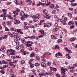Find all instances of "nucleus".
Wrapping results in <instances>:
<instances>
[{
    "label": "nucleus",
    "instance_id": "f257e3e1",
    "mask_svg": "<svg viewBox=\"0 0 77 77\" xmlns=\"http://www.w3.org/2000/svg\"><path fill=\"white\" fill-rule=\"evenodd\" d=\"M26 43L27 44L25 46H26V47H31L32 45V44H33V42L29 41H27Z\"/></svg>",
    "mask_w": 77,
    "mask_h": 77
},
{
    "label": "nucleus",
    "instance_id": "f03ea898",
    "mask_svg": "<svg viewBox=\"0 0 77 77\" xmlns=\"http://www.w3.org/2000/svg\"><path fill=\"white\" fill-rule=\"evenodd\" d=\"M45 73L44 72H40L39 73V76L40 77H42V76L44 77V76H45Z\"/></svg>",
    "mask_w": 77,
    "mask_h": 77
},
{
    "label": "nucleus",
    "instance_id": "7ed1b4c3",
    "mask_svg": "<svg viewBox=\"0 0 77 77\" xmlns=\"http://www.w3.org/2000/svg\"><path fill=\"white\" fill-rule=\"evenodd\" d=\"M74 68V67H72V66H69L68 68L69 69H70V71H72V70H73V68Z\"/></svg>",
    "mask_w": 77,
    "mask_h": 77
},
{
    "label": "nucleus",
    "instance_id": "20e7f679",
    "mask_svg": "<svg viewBox=\"0 0 77 77\" xmlns=\"http://www.w3.org/2000/svg\"><path fill=\"white\" fill-rule=\"evenodd\" d=\"M41 65L43 67H46L47 66H46V64L42 62L41 63Z\"/></svg>",
    "mask_w": 77,
    "mask_h": 77
},
{
    "label": "nucleus",
    "instance_id": "39448f33",
    "mask_svg": "<svg viewBox=\"0 0 77 77\" xmlns=\"http://www.w3.org/2000/svg\"><path fill=\"white\" fill-rule=\"evenodd\" d=\"M61 71H63V72H65L66 71V69H64L63 67H61Z\"/></svg>",
    "mask_w": 77,
    "mask_h": 77
},
{
    "label": "nucleus",
    "instance_id": "423d86ee",
    "mask_svg": "<svg viewBox=\"0 0 77 77\" xmlns=\"http://www.w3.org/2000/svg\"><path fill=\"white\" fill-rule=\"evenodd\" d=\"M45 57V55H43V56H42V58H43L42 59V61H43V62H46V60H45V59L44 58Z\"/></svg>",
    "mask_w": 77,
    "mask_h": 77
},
{
    "label": "nucleus",
    "instance_id": "0eeeda50",
    "mask_svg": "<svg viewBox=\"0 0 77 77\" xmlns=\"http://www.w3.org/2000/svg\"><path fill=\"white\" fill-rule=\"evenodd\" d=\"M20 14L23 17L24 16V13L23 11H21L20 12Z\"/></svg>",
    "mask_w": 77,
    "mask_h": 77
},
{
    "label": "nucleus",
    "instance_id": "6e6552de",
    "mask_svg": "<svg viewBox=\"0 0 77 77\" xmlns=\"http://www.w3.org/2000/svg\"><path fill=\"white\" fill-rule=\"evenodd\" d=\"M14 23L15 24H18L20 23V21L19 20H16V22H14Z\"/></svg>",
    "mask_w": 77,
    "mask_h": 77
},
{
    "label": "nucleus",
    "instance_id": "1a4fd4ad",
    "mask_svg": "<svg viewBox=\"0 0 77 77\" xmlns=\"http://www.w3.org/2000/svg\"><path fill=\"white\" fill-rule=\"evenodd\" d=\"M68 24L69 25H73L74 24V22L72 21H70L69 22Z\"/></svg>",
    "mask_w": 77,
    "mask_h": 77
},
{
    "label": "nucleus",
    "instance_id": "9d476101",
    "mask_svg": "<svg viewBox=\"0 0 77 77\" xmlns=\"http://www.w3.org/2000/svg\"><path fill=\"white\" fill-rule=\"evenodd\" d=\"M5 50H6V48H3L0 49V51H5Z\"/></svg>",
    "mask_w": 77,
    "mask_h": 77
},
{
    "label": "nucleus",
    "instance_id": "9b49d317",
    "mask_svg": "<svg viewBox=\"0 0 77 77\" xmlns=\"http://www.w3.org/2000/svg\"><path fill=\"white\" fill-rule=\"evenodd\" d=\"M12 52H13V51L12 49H11L10 50H8L7 51V53H12Z\"/></svg>",
    "mask_w": 77,
    "mask_h": 77
},
{
    "label": "nucleus",
    "instance_id": "f8f14e48",
    "mask_svg": "<svg viewBox=\"0 0 77 77\" xmlns=\"http://www.w3.org/2000/svg\"><path fill=\"white\" fill-rule=\"evenodd\" d=\"M49 7L51 8H52V9H53L54 8V5L53 4H51V5H50Z\"/></svg>",
    "mask_w": 77,
    "mask_h": 77
},
{
    "label": "nucleus",
    "instance_id": "ddd939ff",
    "mask_svg": "<svg viewBox=\"0 0 77 77\" xmlns=\"http://www.w3.org/2000/svg\"><path fill=\"white\" fill-rule=\"evenodd\" d=\"M51 23H48L46 24V26L48 27H50L51 26Z\"/></svg>",
    "mask_w": 77,
    "mask_h": 77
},
{
    "label": "nucleus",
    "instance_id": "4468645a",
    "mask_svg": "<svg viewBox=\"0 0 77 77\" xmlns=\"http://www.w3.org/2000/svg\"><path fill=\"white\" fill-rule=\"evenodd\" d=\"M75 38H72L70 39V41L71 42H72V41H75Z\"/></svg>",
    "mask_w": 77,
    "mask_h": 77
},
{
    "label": "nucleus",
    "instance_id": "2eb2a0df",
    "mask_svg": "<svg viewBox=\"0 0 77 77\" xmlns=\"http://www.w3.org/2000/svg\"><path fill=\"white\" fill-rule=\"evenodd\" d=\"M48 12V11H47V10H45L43 11V13H44V14H47Z\"/></svg>",
    "mask_w": 77,
    "mask_h": 77
},
{
    "label": "nucleus",
    "instance_id": "dca6fc26",
    "mask_svg": "<svg viewBox=\"0 0 77 77\" xmlns=\"http://www.w3.org/2000/svg\"><path fill=\"white\" fill-rule=\"evenodd\" d=\"M39 65H40V64L38 63H36L35 64V66H39Z\"/></svg>",
    "mask_w": 77,
    "mask_h": 77
},
{
    "label": "nucleus",
    "instance_id": "f3484780",
    "mask_svg": "<svg viewBox=\"0 0 77 77\" xmlns=\"http://www.w3.org/2000/svg\"><path fill=\"white\" fill-rule=\"evenodd\" d=\"M40 15V14H37L36 15V18L37 19H39V16Z\"/></svg>",
    "mask_w": 77,
    "mask_h": 77
},
{
    "label": "nucleus",
    "instance_id": "a211bd4d",
    "mask_svg": "<svg viewBox=\"0 0 77 77\" xmlns=\"http://www.w3.org/2000/svg\"><path fill=\"white\" fill-rule=\"evenodd\" d=\"M51 38L53 39H56V36L54 35H51Z\"/></svg>",
    "mask_w": 77,
    "mask_h": 77
},
{
    "label": "nucleus",
    "instance_id": "6ab92c4d",
    "mask_svg": "<svg viewBox=\"0 0 77 77\" xmlns=\"http://www.w3.org/2000/svg\"><path fill=\"white\" fill-rule=\"evenodd\" d=\"M35 56V53L33 52L30 55V57H33Z\"/></svg>",
    "mask_w": 77,
    "mask_h": 77
},
{
    "label": "nucleus",
    "instance_id": "aec40b11",
    "mask_svg": "<svg viewBox=\"0 0 77 77\" xmlns=\"http://www.w3.org/2000/svg\"><path fill=\"white\" fill-rule=\"evenodd\" d=\"M30 38L31 39H33L35 38V36L34 35H32L31 37H30Z\"/></svg>",
    "mask_w": 77,
    "mask_h": 77
},
{
    "label": "nucleus",
    "instance_id": "412c9836",
    "mask_svg": "<svg viewBox=\"0 0 77 77\" xmlns=\"http://www.w3.org/2000/svg\"><path fill=\"white\" fill-rule=\"evenodd\" d=\"M15 43L16 44V45L18 46L19 45V42H18V40H16L15 42Z\"/></svg>",
    "mask_w": 77,
    "mask_h": 77
},
{
    "label": "nucleus",
    "instance_id": "4be33fe9",
    "mask_svg": "<svg viewBox=\"0 0 77 77\" xmlns=\"http://www.w3.org/2000/svg\"><path fill=\"white\" fill-rule=\"evenodd\" d=\"M10 74L11 75L14 74V72H13V71H12V69H11L10 70Z\"/></svg>",
    "mask_w": 77,
    "mask_h": 77
},
{
    "label": "nucleus",
    "instance_id": "5701e85b",
    "mask_svg": "<svg viewBox=\"0 0 77 77\" xmlns=\"http://www.w3.org/2000/svg\"><path fill=\"white\" fill-rule=\"evenodd\" d=\"M59 55V56H62V54L60 52H58V53H57L56 54V55Z\"/></svg>",
    "mask_w": 77,
    "mask_h": 77
},
{
    "label": "nucleus",
    "instance_id": "b1692460",
    "mask_svg": "<svg viewBox=\"0 0 77 77\" xmlns=\"http://www.w3.org/2000/svg\"><path fill=\"white\" fill-rule=\"evenodd\" d=\"M8 63H9V64L11 63H13V62H12L11 60H8L7 61Z\"/></svg>",
    "mask_w": 77,
    "mask_h": 77
},
{
    "label": "nucleus",
    "instance_id": "393cba45",
    "mask_svg": "<svg viewBox=\"0 0 77 77\" xmlns=\"http://www.w3.org/2000/svg\"><path fill=\"white\" fill-rule=\"evenodd\" d=\"M71 6H75L76 5H77V4L76 3H71Z\"/></svg>",
    "mask_w": 77,
    "mask_h": 77
},
{
    "label": "nucleus",
    "instance_id": "a878e982",
    "mask_svg": "<svg viewBox=\"0 0 77 77\" xmlns=\"http://www.w3.org/2000/svg\"><path fill=\"white\" fill-rule=\"evenodd\" d=\"M0 72H1V73H2V74H4L5 73V71H4L3 70H1Z\"/></svg>",
    "mask_w": 77,
    "mask_h": 77
},
{
    "label": "nucleus",
    "instance_id": "bb28decb",
    "mask_svg": "<svg viewBox=\"0 0 77 77\" xmlns=\"http://www.w3.org/2000/svg\"><path fill=\"white\" fill-rule=\"evenodd\" d=\"M13 13H14V15H18V14L17 13V12H16V11H14L13 12Z\"/></svg>",
    "mask_w": 77,
    "mask_h": 77
},
{
    "label": "nucleus",
    "instance_id": "cd10ccee",
    "mask_svg": "<svg viewBox=\"0 0 77 77\" xmlns=\"http://www.w3.org/2000/svg\"><path fill=\"white\" fill-rule=\"evenodd\" d=\"M21 40L22 41V42L23 43V44H26V41H25V40H23V39H21Z\"/></svg>",
    "mask_w": 77,
    "mask_h": 77
},
{
    "label": "nucleus",
    "instance_id": "c85d7f7f",
    "mask_svg": "<svg viewBox=\"0 0 77 77\" xmlns=\"http://www.w3.org/2000/svg\"><path fill=\"white\" fill-rule=\"evenodd\" d=\"M65 72H63V71H61V74H62V75H65V74H66V73Z\"/></svg>",
    "mask_w": 77,
    "mask_h": 77
},
{
    "label": "nucleus",
    "instance_id": "c756f323",
    "mask_svg": "<svg viewBox=\"0 0 77 77\" xmlns=\"http://www.w3.org/2000/svg\"><path fill=\"white\" fill-rule=\"evenodd\" d=\"M5 14H7V12L3 13V14H2V15H1V17H3V15H4Z\"/></svg>",
    "mask_w": 77,
    "mask_h": 77
},
{
    "label": "nucleus",
    "instance_id": "7c9ffc66",
    "mask_svg": "<svg viewBox=\"0 0 77 77\" xmlns=\"http://www.w3.org/2000/svg\"><path fill=\"white\" fill-rule=\"evenodd\" d=\"M11 21H9L8 22L7 24L9 26H11Z\"/></svg>",
    "mask_w": 77,
    "mask_h": 77
},
{
    "label": "nucleus",
    "instance_id": "2f4dec72",
    "mask_svg": "<svg viewBox=\"0 0 77 77\" xmlns=\"http://www.w3.org/2000/svg\"><path fill=\"white\" fill-rule=\"evenodd\" d=\"M16 39H17L18 40H20V39H21V38L19 36H17L16 37Z\"/></svg>",
    "mask_w": 77,
    "mask_h": 77
},
{
    "label": "nucleus",
    "instance_id": "473e14b6",
    "mask_svg": "<svg viewBox=\"0 0 77 77\" xmlns=\"http://www.w3.org/2000/svg\"><path fill=\"white\" fill-rule=\"evenodd\" d=\"M20 30V29H17L14 30V31L15 32H18V33L19 31Z\"/></svg>",
    "mask_w": 77,
    "mask_h": 77
},
{
    "label": "nucleus",
    "instance_id": "72a5a7b5",
    "mask_svg": "<svg viewBox=\"0 0 77 77\" xmlns=\"http://www.w3.org/2000/svg\"><path fill=\"white\" fill-rule=\"evenodd\" d=\"M18 33H20V34H23V32L21 31V29H20V31H19V32Z\"/></svg>",
    "mask_w": 77,
    "mask_h": 77
},
{
    "label": "nucleus",
    "instance_id": "f704fd0d",
    "mask_svg": "<svg viewBox=\"0 0 77 77\" xmlns=\"http://www.w3.org/2000/svg\"><path fill=\"white\" fill-rule=\"evenodd\" d=\"M55 47L56 49L57 48V49H59V46L57 45L55 46Z\"/></svg>",
    "mask_w": 77,
    "mask_h": 77
},
{
    "label": "nucleus",
    "instance_id": "c9c22d12",
    "mask_svg": "<svg viewBox=\"0 0 77 77\" xmlns=\"http://www.w3.org/2000/svg\"><path fill=\"white\" fill-rule=\"evenodd\" d=\"M43 36H44V35H41L38 36V38H42Z\"/></svg>",
    "mask_w": 77,
    "mask_h": 77
},
{
    "label": "nucleus",
    "instance_id": "e433bc0d",
    "mask_svg": "<svg viewBox=\"0 0 77 77\" xmlns=\"http://www.w3.org/2000/svg\"><path fill=\"white\" fill-rule=\"evenodd\" d=\"M7 35H5V36H4L3 38V39H6V38H7Z\"/></svg>",
    "mask_w": 77,
    "mask_h": 77
},
{
    "label": "nucleus",
    "instance_id": "4c0bfd02",
    "mask_svg": "<svg viewBox=\"0 0 77 77\" xmlns=\"http://www.w3.org/2000/svg\"><path fill=\"white\" fill-rule=\"evenodd\" d=\"M8 17H9V18L10 19H11V20L14 19V18H13V17H11V15H9L8 16Z\"/></svg>",
    "mask_w": 77,
    "mask_h": 77
},
{
    "label": "nucleus",
    "instance_id": "58836bf2",
    "mask_svg": "<svg viewBox=\"0 0 77 77\" xmlns=\"http://www.w3.org/2000/svg\"><path fill=\"white\" fill-rule=\"evenodd\" d=\"M16 10L17 12H19L20 11V9L17 8H16Z\"/></svg>",
    "mask_w": 77,
    "mask_h": 77
},
{
    "label": "nucleus",
    "instance_id": "ea45409f",
    "mask_svg": "<svg viewBox=\"0 0 77 77\" xmlns=\"http://www.w3.org/2000/svg\"><path fill=\"white\" fill-rule=\"evenodd\" d=\"M36 59L37 60H40V58L38 56H36Z\"/></svg>",
    "mask_w": 77,
    "mask_h": 77
},
{
    "label": "nucleus",
    "instance_id": "a19ab883",
    "mask_svg": "<svg viewBox=\"0 0 77 77\" xmlns=\"http://www.w3.org/2000/svg\"><path fill=\"white\" fill-rule=\"evenodd\" d=\"M16 49L17 50H20V47L19 46H17L16 47Z\"/></svg>",
    "mask_w": 77,
    "mask_h": 77
},
{
    "label": "nucleus",
    "instance_id": "79ce46f5",
    "mask_svg": "<svg viewBox=\"0 0 77 77\" xmlns=\"http://www.w3.org/2000/svg\"><path fill=\"white\" fill-rule=\"evenodd\" d=\"M15 52H11V53L10 54V55H14L15 54Z\"/></svg>",
    "mask_w": 77,
    "mask_h": 77
},
{
    "label": "nucleus",
    "instance_id": "37998d69",
    "mask_svg": "<svg viewBox=\"0 0 77 77\" xmlns=\"http://www.w3.org/2000/svg\"><path fill=\"white\" fill-rule=\"evenodd\" d=\"M32 18L33 19H36V17L35 15H34L32 17Z\"/></svg>",
    "mask_w": 77,
    "mask_h": 77
},
{
    "label": "nucleus",
    "instance_id": "c03bdc74",
    "mask_svg": "<svg viewBox=\"0 0 77 77\" xmlns=\"http://www.w3.org/2000/svg\"><path fill=\"white\" fill-rule=\"evenodd\" d=\"M24 16L25 17H29V15H27V14H24Z\"/></svg>",
    "mask_w": 77,
    "mask_h": 77
},
{
    "label": "nucleus",
    "instance_id": "a18cd8bd",
    "mask_svg": "<svg viewBox=\"0 0 77 77\" xmlns=\"http://www.w3.org/2000/svg\"><path fill=\"white\" fill-rule=\"evenodd\" d=\"M45 4V5H46V6H48L49 5H50V4H51V2H49L48 3Z\"/></svg>",
    "mask_w": 77,
    "mask_h": 77
},
{
    "label": "nucleus",
    "instance_id": "49530a36",
    "mask_svg": "<svg viewBox=\"0 0 77 77\" xmlns=\"http://www.w3.org/2000/svg\"><path fill=\"white\" fill-rule=\"evenodd\" d=\"M74 25H72L70 26V29H74Z\"/></svg>",
    "mask_w": 77,
    "mask_h": 77
},
{
    "label": "nucleus",
    "instance_id": "de8ad7c7",
    "mask_svg": "<svg viewBox=\"0 0 77 77\" xmlns=\"http://www.w3.org/2000/svg\"><path fill=\"white\" fill-rule=\"evenodd\" d=\"M57 42L58 43L60 42H62V39H59L57 40Z\"/></svg>",
    "mask_w": 77,
    "mask_h": 77
},
{
    "label": "nucleus",
    "instance_id": "09e8293b",
    "mask_svg": "<svg viewBox=\"0 0 77 77\" xmlns=\"http://www.w3.org/2000/svg\"><path fill=\"white\" fill-rule=\"evenodd\" d=\"M23 27H24V29H29V27L28 26H24Z\"/></svg>",
    "mask_w": 77,
    "mask_h": 77
},
{
    "label": "nucleus",
    "instance_id": "8fccbe9b",
    "mask_svg": "<svg viewBox=\"0 0 77 77\" xmlns=\"http://www.w3.org/2000/svg\"><path fill=\"white\" fill-rule=\"evenodd\" d=\"M23 54H24V55H26V54H27V53L26 51H24Z\"/></svg>",
    "mask_w": 77,
    "mask_h": 77
},
{
    "label": "nucleus",
    "instance_id": "3c124183",
    "mask_svg": "<svg viewBox=\"0 0 77 77\" xmlns=\"http://www.w3.org/2000/svg\"><path fill=\"white\" fill-rule=\"evenodd\" d=\"M20 3H19V5H20V6H22L23 5V4H22V1H20Z\"/></svg>",
    "mask_w": 77,
    "mask_h": 77
},
{
    "label": "nucleus",
    "instance_id": "603ef678",
    "mask_svg": "<svg viewBox=\"0 0 77 77\" xmlns=\"http://www.w3.org/2000/svg\"><path fill=\"white\" fill-rule=\"evenodd\" d=\"M35 50L37 53H38V49H37V48H35Z\"/></svg>",
    "mask_w": 77,
    "mask_h": 77
},
{
    "label": "nucleus",
    "instance_id": "864d4df0",
    "mask_svg": "<svg viewBox=\"0 0 77 77\" xmlns=\"http://www.w3.org/2000/svg\"><path fill=\"white\" fill-rule=\"evenodd\" d=\"M45 17L46 18H47V19H50V17L48 16Z\"/></svg>",
    "mask_w": 77,
    "mask_h": 77
},
{
    "label": "nucleus",
    "instance_id": "5fc2aeb1",
    "mask_svg": "<svg viewBox=\"0 0 77 77\" xmlns=\"http://www.w3.org/2000/svg\"><path fill=\"white\" fill-rule=\"evenodd\" d=\"M41 4H42V2H39V4L37 5V6H39L41 5Z\"/></svg>",
    "mask_w": 77,
    "mask_h": 77
},
{
    "label": "nucleus",
    "instance_id": "6e6d98bb",
    "mask_svg": "<svg viewBox=\"0 0 77 77\" xmlns=\"http://www.w3.org/2000/svg\"><path fill=\"white\" fill-rule=\"evenodd\" d=\"M57 77H60V75L59 74H56Z\"/></svg>",
    "mask_w": 77,
    "mask_h": 77
},
{
    "label": "nucleus",
    "instance_id": "4d7b16f0",
    "mask_svg": "<svg viewBox=\"0 0 77 77\" xmlns=\"http://www.w3.org/2000/svg\"><path fill=\"white\" fill-rule=\"evenodd\" d=\"M41 34H43L44 33V31L43 30H42L41 32Z\"/></svg>",
    "mask_w": 77,
    "mask_h": 77
},
{
    "label": "nucleus",
    "instance_id": "13d9d810",
    "mask_svg": "<svg viewBox=\"0 0 77 77\" xmlns=\"http://www.w3.org/2000/svg\"><path fill=\"white\" fill-rule=\"evenodd\" d=\"M24 63H25L24 60H22V61H21V64L22 65H23V64Z\"/></svg>",
    "mask_w": 77,
    "mask_h": 77
},
{
    "label": "nucleus",
    "instance_id": "bf43d9fd",
    "mask_svg": "<svg viewBox=\"0 0 77 77\" xmlns=\"http://www.w3.org/2000/svg\"><path fill=\"white\" fill-rule=\"evenodd\" d=\"M24 26H26V25H27V23L26 22H25L24 23Z\"/></svg>",
    "mask_w": 77,
    "mask_h": 77
},
{
    "label": "nucleus",
    "instance_id": "052dcab7",
    "mask_svg": "<svg viewBox=\"0 0 77 77\" xmlns=\"http://www.w3.org/2000/svg\"><path fill=\"white\" fill-rule=\"evenodd\" d=\"M5 31H9V29L8 28L6 27L5 28Z\"/></svg>",
    "mask_w": 77,
    "mask_h": 77
},
{
    "label": "nucleus",
    "instance_id": "680f3d73",
    "mask_svg": "<svg viewBox=\"0 0 77 77\" xmlns=\"http://www.w3.org/2000/svg\"><path fill=\"white\" fill-rule=\"evenodd\" d=\"M30 67H31V68H33V67H34V65L32 64L30 65Z\"/></svg>",
    "mask_w": 77,
    "mask_h": 77
},
{
    "label": "nucleus",
    "instance_id": "e2e57ef3",
    "mask_svg": "<svg viewBox=\"0 0 77 77\" xmlns=\"http://www.w3.org/2000/svg\"><path fill=\"white\" fill-rule=\"evenodd\" d=\"M72 15V14H71L70 13H68V16L69 17H71V16Z\"/></svg>",
    "mask_w": 77,
    "mask_h": 77
},
{
    "label": "nucleus",
    "instance_id": "0e129e2a",
    "mask_svg": "<svg viewBox=\"0 0 77 77\" xmlns=\"http://www.w3.org/2000/svg\"><path fill=\"white\" fill-rule=\"evenodd\" d=\"M51 65V63H50V62H48V66H50Z\"/></svg>",
    "mask_w": 77,
    "mask_h": 77
},
{
    "label": "nucleus",
    "instance_id": "69168bd1",
    "mask_svg": "<svg viewBox=\"0 0 77 77\" xmlns=\"http://www.w3.org/2000/svg\"><path fill=\"white\" fill-rule=\"evenodd\" d=\"M7 16L6 15V14H5L3 15V17H6Z\"/></svg>",
    "mask_w": 77,
    "mask_h": 77
},
{
    "label": "nucleus",
    "instance_id": "338daca9",
    "mask_svg": "<svg viewBox=\"0 0 77 77\" xmlns=\"http://www.w3.org/2000/svg\"><path fill=\"white\" fill-rule=\"evenodd\" d=\"M64 21L65 22H66L67 21V18L66 17H65L64 18Z\"/></svg>",
    "mask_w": 77,
    "mask_h": 77
},
{
    "label": "nucleus",
    "instance_id": "774afa93",
    "mask_svg": "<svg viewBox=\"0 0 77 77\" xmlns=\"http://www.w3.org/2000/svg\"><path fill=\"white\" fill-rule=\"evenodd\" d=\"M75 14H76L77 13V9H75Z\"/></svg>",
    "mask_w": 77,
    "mask_h": 77
}]
</instances>
